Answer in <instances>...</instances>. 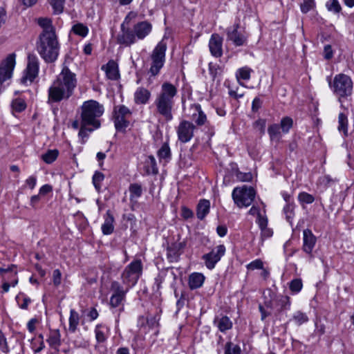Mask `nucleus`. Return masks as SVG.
Masks as SVG:
<instances>
[{"mask_svg":"<svg viewBox=\"0 0 354 354\" xmlns=\"http://www.w3.org/2000/svg\"><path fill=\"white\" fill-rule=\"evenodd\" d=\"M177 94L176 87L169 82H164L160 91L157 94L154 101L156 112L162 116L166 121L173 119L174 97Z\"/></svg>","mask_w":354,"mask_h":354,"instance_id":"nucleus-3","label":"nucleus"},{"mask_svg":"<svg viewBox=\"0 0 354 354\" xmlns=\"http://www.w3.org/2000/svg\"><path fill=\"white\" fill-rule=\"evenodd\" d=\"M239 25L235 24L227 29V39L233 42L236 46H241L245 44L247 38L238 31Z\"/></svg>","mask_w":354,"mask_h":354,"instance_id":"nucleus-14","label":"nucleus"},{"mask_svg":"<svg viewBox=\"0 0 354 354\" xmlns=\"http://www.w3.org/2000/svg\"><path fill=\"white\" fill-rule=\"evenodd\" d=\"M61 272L59 270L57 269L53 272V283L55 286H58L61 283Z\"/></svg>","mask_w":354,"mask_h":354,"instance_id":"nucleus-59","label":"nucleus"},{"mask_svg":"<svg viewBox=\"0 0 354 354\" xmlns=\"http://www.w3.org/2000/svg\"><path fill=\"white\" fill-rule=\"evenodd\" d=\"M209 73L212 75V77L213 80L217 76L221 75V72H222L221 68L218 65H217L216 64H213V63H209Z\"/></svg>","mask_w":354,"mask_h":354,"instance_id":"nucleus-49","label":"nucleus"},{"mask_svg":"<svg viewBox=\"0 0 354 354\" xmlns=\"http://www.w3.org/2000/svg\"><path fill=\"white\" fill-rule=\"evenodd\" d=\"M65 0H49L54 11L57 14L62 12Z\"/></svg>","mask_w":354,"mask_h":354,"instance_id":"nucleus-47","label":"nucleus"},{"mask_svg":"<svg viewBox=\"0 0 354 354\" xmlns=\"http://www.w3.org/2000/svg\"><path fill=\"white\" fill-rule=\"evenodd\" d=\"M47 342L50 346H57L60 344V333L58 330L53 331Z\"/></svg>","mask_w":354,"mask_h":354,"instance_id":"nucleus-37","label":"nucleus"},{"mask_svg":"<svg viewBox=\"0 0 354 354\" xmlns=\"http://www.w3.org/2000/svg\"><path fill=\"white\" fill-rule=\"evenodd\" d=\"M26 183L30 189H33L36 185V178L30 176L26 180Z\"/></svg>","mask_w":354,"mask_h":354,"instance_id":"nucleus-64","label":"nucleus"},{"mask_svg":"<svg viewBox=\"0 0 354 354\" xmlns=\"http://www.w3.org/2000/svg\"><path fill=\"white\" fill-rule=\"evenodd\" d=\"M222 44L223 39L218 35L214 34L212 35L209 42V48L213 56L216 57H221L223 54Z\"/></svg>","mask_w":354,"mask_h":354,"instance_id":"nucleus-15","label":"nucleus"},{"mask_svg":"<svg viewBox=\"0 0 354 354\" xmlns=\"http://www.w3.org/2000/svg\"><path fill=\"white\" fill-rule=\"evenodd\" d=\"M111 290L113 292L110 298V306L112 308H117L121 306L120 311L123 310V301L125 299V295L127 290H124L123 287L117 282L113 281L111 286Z\"/></svg>","mask_w":354,"mask_h":354,"instance_id":"nucleus-9","label":"nucleus"},{"mask_svg":"<svg viewBox=\"0 0 354 354\" xmlns=\"http://www.w3.org/2000/svg\"><path fill=\"white\" fill-rule=\"evenodd\" d=\"M102 70L105 71L109 80H116L120 77L118 64L113 60H110L106 65H103Z\"/></svg>","mask_w":354,"mask_h":354,"instance_id":"nucleus-20","label":"nucleus"},{"mask_svg":"<svg viewBox=\"0 0 354 354\" xmlns=\"http://www.w3.org/2000/svg\"><path fill=\"white\" fill-rule=\"evenodd\" d=\"M257 223H258L260 229L265 228L268 225V218L266 216H263L262 214L259 215L257 219Z\"/></svg>","mask_w":354,"mask_h":354,"instance_id":"nucleus-56","label":"nucleus"},{"mask_svg":"<svg viewBox=\"0 0 354 354\" xmlns=\"http://www.w3.org/2000/svg\"><path fill=\"white\" fill-rule=\"evenodd\" d=\"M130 199L138 198L142 194V189L140 185L138 183L131 184L129 186Z\"/></svg>","mask_w":354,"mask_h":354,"instance_id":"nucleus-29","label":"nucleus"},{"mask_svg":"<svg viewBox=\"0 0 354 354\" xmlns=\"http://www.w3.org/2000/svg\"><path fill=\"white\" fill-rule=\"evenodd\" d=\"M141 272L142 267H127L122 274L123 283L129 286H134L141 274Z\"/></svg>","mask_w":354,"mask_h":354,"instance_id":"nucleus-13","label":"nucleus"},{"mask_svg":"<svg viewBox=\"0 0 354 354\" xmlns=\"http://www.w3.org/2000/svg\"><path fill=\"white\" fill-rule=\"evenodd\" d=\"M292 320L297 325L299 326L305 322H307L308 321V316L305 313H304L301 311H297L294 314V315L292 317Z\"/></svg>","mask_w":354,"mask_h":354,"instance_id":"nucleus-42","label":"nucleus"},{"mask_svg":"<svg viewBox=\"0 0 354 354\" xmlns=\"http://www.w3.org/2000/svg\"><path fill=\"white\" fill-rule=\"evenodd\" d=\"M15 65V55L10 54L0 64V93L3 88L2 84L11 78Z\"/></svg>","mask_w":354,"mask_h":354,"instance_id":"nucleus-8","label":"nucleus"},{"mask_svg":"<svg viewBox=\"0 0 354 354\" xmlns=\"http://www.w3.org/2000/svg\"><path fill=\"white\" fill-rule=\"evenodd\" d=\"M261 236L265 238L270 237L272 235V231L270 228H268V227H266L265 228H261Z\"/></svg>","mask_w":354,"mask_h":354,"instance_id":"nucleus-63","label":"nucleus"},{"mask_svg":"<svg viewBox=\"0 0 354 354\" xmlns=\"http://www.w3.org/2000/svg\"><path fill=\"white\" fill-rule=\"evenodd\" d=\"M278 305L280 306V310H287L290 308V298L288 296H280L277 300Z\"/></svg>","mask_w":354,"mask_h":354,"instance_id":"nucleus-48","label":"nucleus"},{"mask_svg":"<svg viewBox=\"0 0 354 354\" xmlns=\"http://www.w3.org/2000/svg\"><path fill=\"white\" fill-rule=\"evenodd\" d=\"M76 86V75L67 66H64L48 89V102H59L62 100L68 99L73 95Z\"/></svg>","mask_w":354,"mask_h":354,"instance_id":"nucleus-1","label":"nucleus"},{"mask_svg":"<svg viewBox=\"0 0 354 354\" xmlns=\"http://www.w3.org/2000/svg\"><path fill=\"white\" fill-rule=\"evenodd\" d=\"M241 350L239 345L234 344L232 342H227L225 346L224 354H241Z\"/></svg>","mask_w":354,"mask_h":354,"instance_id":"nucleus-36","label":"nucleus"},{"mask_svg":"<svg viewBox=\"0 0 354 354\" xmlns=\"http://www.w3.org/2000/svg\"><path fill=\"white\" fill-rule=\"evenodd\" d=\"M151 29V24L147 21H144L139 22L134 26L133 32L136 37L139 39H143L150 33Z\"/></svg>","mask_w":354,"mask_h":354,"instance_id":"nucleus-17","label":"nucleus"},{"mask_svg":"<svg viewBox=\"0 0 354 354\" xmlns=\"http://www.w3.org/2000/svg\"><path fill=\"white\" fill-rule=\"evenodd\" d=\"M16 300H17L19 307L21 309H25V310L28 308L29 304L31 302V299L29 297L24 296V295H17L16 297Z\"/></svg>","mask_w":354,"mask_h":354,"instance_id":"nucleus-46","label":"nucleus"},{"mask_svg":"<svg viewBox=\"0 0 354 354\" xmlns=\"http://www.w3.org/2000/svg\"><path fill=\"white\" fill-rule=\"evenodd\" d=\"M262 101L259 97H255L252 104V110L253 112H257L261 108Z\"/></svg>","mask_w":354,"mask_h":354,"instance_id":"nucleus-58","label":"nucleus"},{"mask_svg":"<svg viewBox=\"0 0 354 354\" xmlns=\"http://www.w3.org/2000/svg\"><path fill=\"white\" fill-rule=\"evenodd\" d=\"M80 317L77 312H76L74 309H71L70 311V317H69V327L68 329L71 332H75L77 327L79 324Z\"/></svg>","mask_w":354,"mask_h":354,"instance_id":"nucleus-26","label":"nucleus"},{"mask_svg":"<svg viewBox=\"0 0 354 354\" xmlns=\"http://www.w3.org/2000/svg\"><path fill=\"white\" fill-rule=\"evenodd\" d=\"M0 273L2 277L3 292H7L11 286L15 287L18 283L17 272L12 267L7 268L0 267Z\"/></svg>","mask_w":354,"mask_h":354,"instance_id":"nucleus-10","label":"nucleus"},{"mask_svg":"<svg viewBox=\"0 0 354 354\" xmlns=\"http://www.w3.org/2000/svg\"><path fill=\"white\" fill-rule=\"evenodd\" d=\"M314 2L313 0H304L301 5V10L302 12L306 13L313 8Z\"/></svg>","mask_w":354,"mask_h":354,"instance_id":"nucleus-55","label":"nucleus"},{"mask_svg":"<svg viewBox=\"0 0 354 354\" xmlns=\"http://www.w3.org/2000/svg\"><path fill=\"white\" fill-rule=\"evenodd\" d=\"M210 203L207 200H201L197 205L196 215L198 218L203 220L209 213Z\"/></svg>","mask_w":354,"mask_h":354,"instance_id":"nucleus-25","label":"nucleus"},{"mask_svg":"<svg viewBox=\"0 0 354 354\" xmlns=\"http://www.w3.org/2000/svg\"><path fill=\"white\" fill-rule=\"evenodd\" d=\"M39 72V60L35 55L30 54L28 57V64L26 70V75L22 77L21 82L29 80L30 82L37 77Z\"/></svg>","mask_w":354,"mask_h":354,"instance_id":"nucleus-12","label":"nucleus"},{"mask_svg":"<svg viewBox=\"0 0 354 354\" xmlns=\"http://www.w3.org/2000/svg\"><path fill=\"white\" fill-rule=\"evenodd\" d=\"M232 196L234 203L239 207H248L254 199L255 191L252 187L244 185L241 187H235Z\"/></svg>","mask_w":354,"mask_h":354,"instance_id":"nucleus-6","label":"nucleus"},{"mask_svg":"<svg viewBox=\"0 0 354 354\" xmlns=\"http://www.w3.org/2000/svg\"><path fill=\"white\" fill-rule=\"evenodd\" d=\"M216 231H217L218 234L221 237H223V236H225V234H227V230L225 225H218L216 228Z\"/></svg>","mask_w":354,"mask_h":354,"instance_id":"nucleus-62","label":"nucleus"},{"mask_svg":"<svg viewBox=\"0 0 354 354\" xmlns=\"http://www.w3.org/2000/svg\"><path fill=\"white\" fill-rule=\"evenodd\" d=\"M329 85L339 98L348 97L353 91V82L350 77L344 74L335 75Z\"/></svg>","mask_w":354,"mask_h":354,"instance_id":"nucleus-5","label":"nucleus"},{"mask_svg":"<svg viewBox=\"0 0 354 354\" xmlns=\"http://www.w3.org/2000/svg\"><path fill=\"white\" fill-rule=\"evenodd\" d=\"M72 30L75 34L82 37H85L88 32V28L82 24H77L74 25L72 28Z\"/></svg>","mask_w":354,"mask_h":354,"instance_id":"nucleus-40","label":"nucleus"},{"mask_svg":"<svg viewBox=\"0 0 354 354\" xmlns=\"http://www.w3.org/2000/svg\"><path fill=\"white\" fill-rule=\"evenodd\" d=\"M114 113L118 115L129 117L131 115L129 109L124 105L120 106L118 108L114 109Z\"/></svg>","mask_w":354,"mask_h":354,"instance_id":"nucleus-53","label":"nucleus"},{"mask_svg":"<svg viewBox=\"0 0 354 354\" xmlns=\"http://www.w3.org/2000/svg\"><path fill=\"white\" fill-rule=\"evenodd\" d=\"M337 180L336 178H332L330 176L326 175L324 176L322 178V183L326 185H329L331 183L336 182Z\"/></svg>","mask_w":354,"mask_h":354,"instance_id":"nucleus-61","label":"nucleus"},{"mask_svg":"<svg viewBox=\"0 0 354 354\" xmlns=\"http://www.w3.org/2000/svg\"><path fill=\"white\" fill-rule=\"evenodd\" d=\"M196 126L191 122L183 120L177 128V134L179 141L183 143L188 142L194 136Z\"/></svg>","mask_w":354,"mask_h":354,"instance_id":"nucleus-11","label":"nucleus"},{"mask_svg":"<svg viewBox=\"0 0 354 354\" xmlns=\"http://www.w3.org/2000/svg\"><path fill=\"white\" fill-rule=\"evenodd\" d=\"M104 113V106L95 100H88L82 106L81 124L79 136L82 139L87 138L88 133L100 128V118Z\"/></svg>","mask_w":354,"mask_h":354,"instance_id":"nucleus-2","label":"nucleus"},{"mask_svg":"<svg viewBox=\"0 0 354 354\" xmlns=\"http://www.w3.org/2000/svg\"><path fill=\"white\" fill-rule=\"evenodd\" d=\"M151 97L149 90L143 87H139L134 93V101L137 104H145Z\"/></svg>","mask_w":354,"mask_h":354,"instance_id":"nucleus-21","label":"nucleus"},{"mask_svg":"<svg viewBox=\"0 0 354 354\" xmlns=\"http://www.w3.org/2000/svg\"><path fill=\"white\" fill-rule=\"evenodd\" d=\"M136 35L133 31L129 30H124V25H122V32L118 35L117 40L120 44L129 46L136 42Z\"/></svg>","mask_w":354,"mask_h":354,"instance_id":"nucleus-18","label":"nucleus"},{"mask_svg":"<svg viewBox=\"0 0 354 354\" xmlns=\"http://www.w3.org/2000/svg\"><path fill=\"white\" fill-rule=\"evenodd\" d=\"M304 250L307 253H310L315 245L317 239L309 229H306L303 232Z\"/></svg>","mask_w":354,"mask_h":354,"instance_id":"nucleus-19","label":"nucleus"},{"mask_svg":"<svg viewBox=\"0 0 354 354\" xmlns=\"http://www.w3.org/2000/svg\"><path fill=\"white\" fill-rule=\"evenodd\" d=\"M13 111L16 112H21L26 108V104L23 99L17 98L12 100L11 104Z\"/></svg>","mask_w":354,"mask_h":354,"instance_id":"nucleus-34","label":"nucleus"},{"mask_svg":"<svg viewBox=\"0 0 354 354\" xmlns=\"http://www.w3.org/2000/svg\"><path fill=\"white\" fill-rule=\"evenodd\" d=\"M252 70L248 67H243L238 70L236 72V78L238 80L242 79L244 80H248L250 78V73Z\"/></svg>","mask_w":354,"mask_h":354,"instance_id":"nucleus-43","label":"nucleus"},{"mask_svg":"<svg viewBox=\"0 0 354 354\" xmlns=\"http://www.w3.org/2000/svg\"><path fill=\"white\" fill-rule=\"evenodd\" d=\"M104 179V175L100 171H95L93 176V183L95 188L100 191L101 189V183Z\"/></svg>","mask_w":354,"mask_h":354,"instance_id":"nucleus-39","label":"nucleus"},{"mask_svg":"<svg viewBox=\"0 0 354 354\" xmlns=\"http://www.w3.org/2000/svg\"><path fill=\"white\" fill-rule=\"evenodd\" d=\"M59 151L57 149L48 150L41 156L42 160L47 164L53 162L57 158Z\"/></svg>","mask_w":354,"mask_h":354,"instance_id":"nucleus-32","label":"nucleus"},{"mask_svg":"<svg viewBox=\"0 0 354 354\" xmlns=\"http://www.w3.org/2000/svg\"><path fill=\"white\" fill-rule=\"evenodd\" d=\"M115 127L118 131H124L129 125V121L127 117L115 114L114 115Z\"/></svg>","mask_w":354,"mask_h":354,"instance_id":"nucleus-27","label":"nucleus"},{"mask_svg":"<svg viewBox=\"0 0 354 354\" xmlns=\"http://www.w3.org/2000/svg\"><path fill=\"white\" fill-rule=\"evenodd\" d=\"M214 324L217 326L218 330L223 333L232 327V322L226 315L216 317L214 320Z\"/></svg>","mask_w":354,"mask_h":354,"instance_id":"nucleus-22","label":"nucleus"},{"mask_svg":"<svg viewBox=\"0 0 354 354\" xmlns=\"http://www.w3.org/2000/svg\"><path fill=\"white\" fill-rule=\"evenodd\" d=\"M101 325H97L95 329V338L97 342L102 343L106 340L105 333L101 329Z\"/></svg>","mask_w":354,"mask_h":354,"instance_id":"nucleus-52","label":"nucleus"},{"mask_svg":"<svg viewBox=\"0 0 354 354\" xmlns=\"http://www.w3.org/2000/svg\"><path fill=\"white\" fill-rule=\"evenodd\" d=\"M281 127L277 124L270 125L268 129V132L271 140L279 141L281 138Z\"/></svg>","mask_w":354,"mask_h":354,"instance_id":"nucleus-28","label":"nucleus"},{"mask_svg":"<svg viewBox=\"0 0 354 354\" xmlns=\"http://www.w3.org/2000/svg\"><path fill=\"white\" fill-rule=\"evenodd\" d=\"M333 52L330 45H326L324 49V56L326 59H330L333 57Z\"/></svg>","mask_w":354,"mask_h":354,"instance_id":"nucleus-57","label":"nucleus"},{"mask_svg":"<svg viewBox=\"0 0 354 354\" xmlns=\"http://www.w3.org/2000/svg\"><path fill=\"white\" fill-rule=\"evenodd\" d=\"M303 284L300 279H295L290 281V289L292 292L297 293L302 288Z\"/></svg>","mask_w":354,"mask_h":354,"instance_id":"nucleus-50","label":"nucleus"},{"mask_svg":"<svg viewBox=\"0 0 354 354\" xmlns=\"http://www.w3.org/2000/svg\"><path fill=\"white\" fill-rule=\"evenodd\" d=\"M225 248L223 245H219L214 248L209 253L205 254L204 258L206 260L207 263H209L212 266H214L224 255Z\"/></svg>","mask_w":354,"mask_h":354,"instance_id":"nucleus-16","label":"nucleus"},{"mask_svg":"<svg viewBox=\"0 0 354 354\" xmlns=\"http://www.w3.org/2000/svg\"><path fill=\"white\" fill-rule=\"evenodd\" d=\"M326 6L329 11L333 12L334 13H339L342 10L341 6L337 0H329L327 1Z\"/></svg>","mask_w":354,"mask_h":354,"instance_id":"nucleus-45","label":"nucleus"},{"mask_svg":"<svg viewBox=\"0 0 354 354\" xmlns=\"http://www.w3.org/2000/svg\"><path fill=\"white\" fill-rule=\"evenodd\" d=\"M39 25L43 28L41 33H45L46 32H55V29L52 26V22L49 19L40 18L38 19Z\"/></svg>","mask_w":354,"mask_h":354,"instance_id":"nucleus-30","label":"nucleus"},{"mask_svg":"<svg viewBox=\"0 0 354 354\" xmlns=\"http://www.w3.org/2000/svg\"><path fill=\"white\" fill-rule=\"evenodd\" d=\"M339 126L338 129L339 131H343L345 135L347 134V125L348 120L345 114L341 113L338 117Z\"/></svg>","mask_w":354,"mask_h":354,"instance_id":"nucleus-38","label":"nucleus"},{"mask_svg":"<svg viewBox=\"0 0 354 354\" xmlns=\"http://www.w3.org/2000/svg\"><path fill=\"white\" fill-rule=\"evenodd\" d=\"M298 200L301 204H311L314 202L315 198L307 192H301L298 196Z\"/></svg>","mask_w":354,"mask_h":354,"instance_id":"nucleus-41","label":"nucleus"},{"mask_svg":"<svg viewBox=\"0 0 354 354\" xmlns=\"http://www.w3.org/2000/svg\"><path fill=\"white\" fill-rule=\"evenodd\" d=\"M206 115L204 114V113L200 109L198 111V118L196 120V123L198 125H203L206 121Z\"/></svg>","mask_w":354,"mask_h":354,"instance_id":"nucleus-60","label":"nucleus"},{"mask_svg":"<svg viewBox=\"0 0 354 354\" xmlns=\"http://www.w3.org/2000/svg\"><path fill=\"white\" fill-rule=\"evenodd\" d=\"M205 277L203 274L194 272L189 277V287L191 290H194L201 287L204 283Z\"/></svg>","mask_w":354,"mask_h":354,"instance_id":"nucleus-23","label":"nucleus"},{"mask_svg":"<svg viewBox=\"0 0 354 354\" xmlns=\"http://www.w3.org/2000/svg\"><path fill=\"white\" fill-rule=\"evenodd\" d=\"M167 44L161 40L153 49L151 55V64L149 72L153 76L156 75L162 68L165 61V52Z\"/></svg>","mask_w":354,"mask_h":354,"instance_id":"nucleus-7","label":"nucleus"},{"mask_svg":"<svg viewBox=\"0 0 354 354\" xmlns=\"http://www.w3.org/2000/svg\"><path fill=\"white\" fill-rule=\"evenodd\" d=\"M266 124V120L259 119L254 123V128L259 132L260 135H262L265 133Z\"/></svg>","mask_w":354,"mask_h":354,"instance_id":"nucleus-51","label":"nucleus"},{"mask_svg":"<svg viewBox=\"0 0 354 354\" xmlns=\"http://www.w3.org/2000/svg\"><path fill=\"white\" fill-rule=\"evenodd\" d=\"M0 349L2 352L7 353L9 352V348L7 344L6 339L3 333L0 330Z\"/></svg>","mask_w":354,"mask_h":354,"instance_id":"nucleus-54","label":"nucleus"},{"mask_svg":"<svg viewBox=\"0 0 354 354\" xmlns=\"http://www.w3.org/2000/svg\"><path fill=\"white\" fill-rule=\"evenodd\" d=\"M147 173L157 174L158 169L157 167L156 161L153 156H149L147 162Z\"/></svg>","mask_w":354,"mask_h":354,"instance_id":"nucleus-31","label":"nucleus"},{"mask_svg":"<svg viewBox=\"0 0 354 354\" xmlns=\"http://www.w3.org/2000/svg\"><path fill=\"white\" fill-rule=\"evenodd\" d=\"M114 217L111 214L109 211H107L105 218L104 222L102 225V231L104 235H109L113 233L114 230Z\"/></svg>","mask_w":354,"mask_h":354,"instance_id":"nucleus-24","label":"nucleus"},{"mask_svg":"<svg viewBox=\"0 0 354 354\" xmlns=\"http://www.w3.org/2000/svg\"><path fill=\"white\" fill-rule=\"evenodd\" d=\"M157 154L160 159L170 158L171 151L168 143H164L160 149L158 151Z\"/></svg>","mask_w":354,"mask_h":354,"instance_id":"nucleus-35","label":"nucleus"},{"mask_svg":"<svg viewBox=\"0 0 354 354\" xmlns=\"http://www.w3.org/2000/svg\"><path fill=\"white\" fill-rule=\"evenodd\" d=\"M59 45L55 32L40 33L37 42V50L48 63L54 62L59 55Z\"/></svg>","mask_w":354,"mask_h":354,"instance_id":"nucleus-4","label":"nucleus"},{"mask_svg":"<svg viewBox=\"0 0 354 354\" xmlns=\"http://www.w3.org/2000/svg\"><path fill=\"white\" fill-rule=\"evenodd\" d=\"M293 121L292 118L289 117H285L282 118L281 123H280V127L282 129V131L285 133H288L289 130L292 127Z\"/></svg>","mask_w":354,"mask_h":354,"instance_id":"nucleus-44","label":"nucleus"},{"mask_svg":"<svg viewBox=\"0 0 354 354\" xmlns=\"http://www.w3.org/2000/svg\"><path fill=\"white\" fill-rule=\"evenodd\" d=\"M295 204L294 203H287L286 206L283 207V213L286 215V220L290 223H292V219L295 216Z\"/></svg>","mask_w":354,"mask_h":354,"instance_id":"nucleus-33","label":"nucleus"}]
</instances>
